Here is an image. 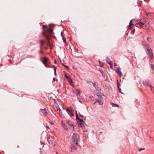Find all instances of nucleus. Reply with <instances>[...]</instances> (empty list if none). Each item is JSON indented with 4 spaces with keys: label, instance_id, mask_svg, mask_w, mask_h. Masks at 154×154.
<instances>
[{
    "label": "nucleus",
    "instance_id": "nucleus-1",
    "mask_svg": "<svg viewBox=\"0 0 154 154\" xmlns=\"http://www.w3.org/2000/svg\"><path fill=\"white\" fill-rule=\"evenodd\" d=\"M49 26V27L48 28L45 25H43L42 26L43 29L42 34L45 36L47 39H49V35L51 34L53 32L54 25L52 24H50Z\"/></svg>",
    "mask_w": 154,
    "mask_h": 154
},
{
    "label": "nucleus",
    "instance_id": "nucleus-2",
    "mask_svg": "<svg viewBox=\"0 0 154 154\" xmlns=\"http://www.w3.org/2000/svg\"><path fill=\"white\" fill-rule=\"evenodd\" d=\"M45 66L47 68H53L54 72V75H56V69L57 67L54 65H52L51 64V63L50 61H48L46 63L44 64Z\"/></svg>",
    "mask_w": 154,
    "mask_h": 154
},
{
    "label": "nucleus",
    "instance_id": "nucleus-3",
    "mask_svg": "<svg viewBox=\"0 0 154 154\" xmlns=\"http://www.w3.org/2000/svg\"><path fill=\"white\" fill-rule=\"evenodd\" d=\"M66 112L71 117L74 116V110L72 107H68L66 109Z\"/></svg>",
    "mask_w": 154,
    "mask_h": 154
},
{
    "label": "nucleus",
    "instance_id": "nucleus-4",
    "mask_svg": "<svg viewBox=\"0 0 154 154\" xmlns=\"http://www.w3.org/2000/svg\"><path fill=\"white\" fill-rule=\"evenodd\" d=\"M79 140V136L77 134L74 133L73 134L72 137V142L78 143V142Z\"/></svg>",
    "mask_w": 154,
    "mask_h": 154
},
{
    "label": "nucleus",
    "instance_id": "nucleus-5",
    "mask_svg": "<svg viewBox=\"0 0 154 154\" xmlns=\"http://www.w3.org/2000/svg\"><path fill=\"white\" fill-rule=\"evenodd\" d=\"M47 141L50 144H54V146L55 145V144L54 143L55 141V139L54 137L52 136H50L47 138Z\"/></svg>",
    "mask_w": 154,
    "mask_h": 154
},
{
    "label": "nucleus",
    "instance_id": "nucleus-6",
    "mask_svg": "<svg viewBox=\"0 0 154 154\" xmlns=\"http://www.w3.org/2000/svg\"><path fill=\"white\" fill-rule=\"evenodd\" d=\"M143 84L146 87H149L150 88L151 92H154V90L152 89V87L151 85H150L149 81H145L144 82H143Z\"/></svg>",
    "mask_w": 154,
    "mask_h": 154
},
{
    "label": "nucleus",
    "instance_id": "nucleus-7",
    "mask_svg": "<svg viewBox=\"0 0 154 154\" xmlns=\"http://www.w3.org/2000/svg\"><path fill=\"white\" fill-rule=\"evenodd\" d=\"M78 143L72 142L70 147L72 151H74L76 150V147L78 146Z\"/></svg>",
    "mask_w": 154,
    "mask_h": 154
},
{
    "label": "nucleus",
    "instance_id": "nucleus-8",
    "mask_svg": "<svg viewBox=\"0 0 154 154\" xmlns=\"http://www.w3.org/2000/svg\"><path fill=\"white\" fill-rule=\"evenodd\" d=\"M135 22V21L134 19H132L130 20L129 23V28L131 29L135 26L134 24Z\"/></svg>",
    "mask_w": 154,
    "mask_h": 154
},
{
    "label": "nucleus",
    "instance_id": "nucleus-9",
    "mask_svg": "<svg viewBox=\"0 0 154 154\" xmlns=\"http://www.w3.org/2000/svg\"><path fill=\"white\" fill-rule=\"evenodd\" d=\"M137 23L142 25H144L146 23L145 20L144 19H140L137 20Z\"/></svg>",
    "mask_w": 154,
    "mask_h": 154
},
{
    "label": "nucleus",
    "instance_id": "nucleus-10",
    "mask_svg": "<svg viewBox=\"0 0 154 154\" xmlns=\"http://www.w3.org/2000/svg\"><path fill=\"white\" fill-rule=\"evenodd\" d=\"M46 42V40H44L42 39H41L39 41L40 45V48L42 49V47L44 46Z\"/></svg>",
    "mask_w": 154,
    "mask_h": 154
},
{
    "label": "nucleus",
    "instance_id": "nucleus-11",
    "mask_svg": "<svg viewBox=\"0 0 154 154\" xmlns=\"http://www.w3.org/2000/svg\"><path fill=\"white\" fill-rule=\"evenodd\" d=\"M49 60L46 57H44L42 58L41 59V61L42 62V63L44 64H45V63H46L48 61H49Z\"/></svg>",
    "mask_w": 154,
    "mask_h": 154
},
{
    "label": "nucleus",
    "instance_id": "nucleus-12",
    "mask_svg": "<svg viewBox=\"0 0 154 154\" xmlns=\"http://www.w3.org/2000/svg\"><path fill=\"white\" fill-rule=\"evenodd\" d=\"M116 72H117L118 76L119 77H121L123 75L122 74V72L120 70V68H118L116 70Z\"/></svg>",
    "mask_w": 154,
    "mask_h": 154
},
{
    "label": "nucleus",
    "instance_id": "nucleus-13",
    "mask_svg": "<svg viewBox=\"0 0 154 154\" xmlns=\"http://www.w3.org/2000/svg\"><path fill=\"white\" fill-rule=\"evenodd\" d=\"M57 110L58 111H59V114L60 115L61 117L64 118V115L62 114L61 110L60 109L59 107L57 108Z\"/></svg>",
    "mask_w": 154,
    "mask_h": 154
},
{
    "label": "nucleus",
    "instance_id": "nucleus-14",
    "mask_svg": "<svg viewBox=\"0 0 154 154\" xmlns=\"http://www.w3.org/2000/svg\"><path fill=\"white\" fill-rule=\"evenodd\" d=\"M97 95L98 98L100 99H101L102 98V96H103V94L100 92H98L97 93Z\"/></svg>",
    "mask_w": 154,
    "mask_h": 154
},
{
    "label": "nucleus",
    "instance_id": "nucleus-15",
    "mask_svg": "<svg viewBox=\"0 0 154 154\" xmlns=\"http://www.w3.org/2000/svg\"><path fill=\"white\" fill-rule=\"evenodd\" d=\"M74 92L77 95H79L80 94V92L79 89H75L74 90Z\"/></svg>",
    "mask_w": 154,
    "mask_h": 154
},
{
    "label": "nucleus",
    "instance_id": "nucleus-16",
    "mask_svg": "<svg viewBox=\"0 0 154 154\" xmlns=\"http://www.w3.org/2000/svg\"><path fill=\"white\" fill-rule=\"evenodd\" d=\"M147 53L148 54L149 57L151 59H152L153 57V53L152 50H151V52H149Z\"/></svg>",
    "mask_w": 154,
    "mask_h": 154
},
{
    "label": "nucleus",
    "instance_id": "nucleus-17",
    "mask_svg": "<svg viewBox=\"0 0 154 154\" xmlns=\"http://www.w3.org/2000/svg\"><path fill=\"white\" fill-rule=\"evenodd\" d=\"M62 125L65 130H67L68 129L67 126L66 125L65 123H63V122H62Z\"/></svg>",
    "mask_w": 154,
    "mask_h": 154
},
{
    "label": "nucleus",
    "instance_id": "nucleus-18",
    "mask_svg": "<svg viewBox=\"0 0 154 154\" xmlns=\"http://www.w3.org/2000/svg\"><path fill=\"white\" fill-rule=\"evenodd\" d=\"M40 109L42 110V112L44 115H47V112L45 108L43 109Z\"/></svg>",
    "mask_w": 154,
    "mask_h": 154
},
{
    "label": "nucleus",
    "instance_id": "nucleus-19",
    "mask_svg": "<svg viewBox=\"0 0 154 154\" xmlns=\"http://www.w3.org/2000/svg\"><path fill=\"white\" fill-rule=\"evenodd\" d=\"M71 128H72L74 131H77L76 130L77 128V126L75 125H72V126H71Z\"/></svg>",
    "mask_w": 154,
    "mask_h": 154
},
{
    "label": "nucleus",
    "instance_id": "nucleus-20",
    "mask_svg": "<svg viewBox=\"0 0 154 154\" xmlns=\"http://www.w3.org/2000/svg\"><path fill=\"white\" fill-rule=\"evenodd\" d=\"M67 124L70 126V128L71 126H72V125H73V122L69 121L67 122Z\"/></svg>",
    "mask_w": 154,
    "mask_h": 154
},
{
    "label": "nucleus",
    "instance_id": "nucleus-21",
    "mask_svg": "<svg viewBox=\"0 0 154 154\" xmlns=\"http://www.w3.org/2000/svg\"><path fill=\"white\" fill-rule=\"evenodd\" d=\"M98 102L100 105H102L103 104V102L101 100H97L94 103V104H95L96 103Z\"/></svg>",
    "mask_w": 154,
    "mask_h": 154
},
{
    "label": "nucleus",
    "instance_id": "nucleus-22",
    "mask_svg": "<svg viewBox=\"0 0 154 154\" xmlns=\"http://www.w3.org/2000/svg\"><path fill=\"white\" fill-rule=\"evenodd\" d=\"M117 86H118V88L119 89V92L120 93H122V92H121V89L120 88H119V85H120L119 84V82H118V80H117Z\"/></svg>",
    "mask_w": 154,
    "mask_h": 154
},
{
    "label": "nucleus",
    "instance_id": "nucleus-23",
    "mask_svg": "<svg viewBox=\"0 0 154 154\" xmlns=\"http://www.w3.org/2000/svg\"><path fill=\"white\" fill-rule=\"evenodd\" d=\"M152 14H150V13H146V15L148 16V17H149L150 18H151L152 17H151V16H152L153 15Z\"/></svg>",
    "mask_w": 154,
    "mask_h": 154
},
{
    "label": "nucleus",
    "instance_id": "nucleus-24",
    "mask_svg": "<svg viewBox=\"0 0 154 154\" xmlns=\"http://www.w3.org/2000/svg\"><path fill=\"white\" fill-rule=\"evenodd\" d=\"M146 49L147 50L148 53L149 52H151L152 49H151V48L149 47H147Z\"/></svg>",
    "mask_w": 154,
    "mask_h": 154
},
{
    "label": "nucleus",
    "instance_id": "nucleus-25",
    "mask_svg": "<svg viewBox=\"0 0 154 154\" xmlns=\"http://www.w3.org/2000/svg\"><path fill=\"white\" fill-rule=\"evenodd\" d=\"M108 63L110 65V68L111 69H112V61H110L109 62H108Z\"/></svg>",
    "mask_w": 154,
    "mask_h": 154
},
{
    "label": "nucleus",
    "instance_id": "nucleus-26",
    "mask_svg": "<svg viewBox=\"0 0 154 154\" xmlns=\"http://www.w3.org/2000/svg\"><path fill=\"white\" fill-rule=\"evenodd\" d=\"M46 40V42H47V44H46L48 46H51V44L49 40Z\"/></svg>",
    "mask_w": 154,
    "mask_h": 154
},
{
    "label": "nucleus",
    "instance_id": "nucleus-27",
    "mask_svg": "<svg viewBox=\"0 0 154 154\" xmlns=\"http://www.w3.org/2000/svg\"><path fill=\"white\" fill-rule=\"evenodd\" d=\"M79 125V127L82 128H84V127L83 124L82 123H79L78 124Z\"/></svg>",
    "mask_w": 154,
    "mask_h": 154
},
{
    "label": "nucleus",
    "instance_id": "nucleus-28",
    "mask_svg": "<svg viewBox=\"0 0 154 154\" xmlns=\"http://www.w3.org/2000/svg\"><path fill=\"white\" fill-rule=\"evenodd\" d=\"M67 80L69 83H72V80L70 77H69V78H68Z\"/></svg>",
    "mask_w": 154,
    "mask_h": 154
},
{
    "label": "nucleus",
    "instance_id": "nucleus-29",
    "mask_svg": "<svg viewBox=\"0 0 154 154\" xmlns=\"http://www.w3.org/2000/svg\"><path fill=\"white\" fill-rule=\"evenodd\" d=\"M111 104L112 105V106L113 107H115V106H116L117 107H119V106L117 104H115L114 103H112Z\"/></svg>",
    "mask_w": 154,
    "mask_h": 154
},
{
    "label": "nucleus",
    "instance_id": "nucleus-30",
    "mask_svg": "<svg viewBox=\"0 0 154 154\" xmlns=\"http://www.w3.org/2000/svg\"><path fill=\"white\" fill-rule=\"evenodd\" d=\"M147 41L149 42V43H151V39L149 37H148L147 38Z\"/></svg>",
    "mask_w": 154,
    "mask_h": 154
},
{
    "label": "nucleus",
    "instance_id": "nucleus-31",
    "mask_svg": "<svg viewBox=\"0 0 154 154\" xmlns=\"http://www.w3.org/2000/svg\"><path fill=\"white\" fill-rule=\"evenodd\" d=\"M78 120L79 123H82L83 122V120L80 119V118H79Z\"/></svg>",
    "mask_w": 154,
    "mask_h": 154
},
{
    "label": "nucleus",
    "instance_id": "nucleus-32",
    "mask_svg": "<svg viewBox=\"0 0 154 154\" xmlns=\"http://www.w3.org/2000/svg\"><path fill=\"white\" fill-rule=\"evenodd\" d=\"M62 65L64 67H65L66 68V69H69V66H66V65L64 64L63 63H62Z\"/></svg>",
    "mask_w": 154,
    "mask_h": 154
},
{
    "label": "nucleus",
    "instance_id": "nucleus-33",
    "mask_svg": "<svg viewBox=\"0 0 154 154\" xmlns=\"http://www.w3.org/2000/svg\"><path fill=\"white\" fill-rule=\"evenodd\" d=\"M99 63L100 66H101V67H102L103 66V64L102 63H101L100 61H99Z\"/></svg>",
    "mask_w": 154,
    "mask_h": 154
},
{
    "label": "nucleus",
    "instance_id": "nucleus-34",
    "mask_svg": "<svg viewBox=\"0 0 154 154\" xmlns=\"http://www.w3.org/2000/svg\"><path fill=\"white\" fill-rule=\"evenodd\" d=\"M75 116H76V119H78L79 118V116H78V114H77V112H76V114H75Z\"/></svg>",
    "mask_w": 154,
    "mask_h": 154
},
{
    "label": "nucleus",
    "instance_id": "nucleus-35",
    "mask_svg": "<svg viewBox=\"0 0 154 154\" xmlns=\"http://www.w3.org/2000/svg\"><path fill=\"white\" fill-rule=\"evenodd\" d=\"M40 51H39V52H38V53H39V54H43V51H42V49H41L40 48Z\"/></svg>",
    "mask_w": 154,
    "mask_h": 154
},
{
    "label": "nucleus",
    "instance_id": "nucleus-36",
    "mask_svg": "<svg viewBox=\"0 0 154 154\" xmlns=\"http://www.w3.org/2000/svg\"><path fill=\"white\" fill-rule=\"evenodd\" d=\"M65 76L66 78L67 79H68V78H69L70 77L68 76L67 74H65Z\"/></svg>",
    "mask_w": 154,
    "mask_h": 154
},
{
    "label": "nucleus",
    "instance_id": "nucleus-37",
    "mask_svg": "<svg viewBox=\"0 0 154 154\" xmlns=\"http://www.w3.org/2000/svg\"><path fill=\"white\" fill-rule=\"evenodd\" d=\"M90 98H91V100L92 101H94V98L93 97H89Z\"/></svg>",
    "mask_w": 154,
    "mask_h": 154
},
{
    "label": "nucleus",
    "instance_id": "nucleus-38",
    "mask_svg": "<svg viewBox=\"0 0 154 154\" xmlns=\"http://www.w3.org/2000/svg\"><path fill=\"white\" fill-rule=\"evenodd\" d=\"M151 67L154 70V65H151Z\"/></svg>",
    "mask_w": 154,
    "mask_h": 154
},
{
    "label": "nucleus",
    "instance_id": "nucleus-39",
    "mask_svg": "<svg viewBox=\"0 0 154 154\" xmlns=\"http://www.w3.org/2000/svg\"><path fill=\"white\" fill-rule=\"evenodd\" d=\"M63 39L64 42H66V38H64V36L62 37Z\"/></svg>",
    "mask_w": 154,
    "mask_h": 154
},
{
    "label": "nucleus",
    "instance_id": "nucleus-40",
    "mask_svg": "<svg viewBox=\"0 0 154 154\" xmlns=\"http://www.w3.org/2000/svg\"><path fill=\"white\" fill-rule=\"evenodd\" d=\"M97 88V89L98 90H100V91L101 90V89L100 88L98 87L97 85L96 86V87H95V88Z\"/></svg>",
    "mask_w": 154,
    "mask_h": 154
},
{
    "label": "nucleus",
    "instance_id": "nucleus-41",
    "mask_svg": "<svg viewBox=\"0 0 154 154\" xmlns=\"http://www.w3.org/2000/svg\"><path fill=\"white\" fill-rule=\"evenodd\" d=\"M70 83V85L72 86L73 87H74V84H73L72 82V83Z\"/></svg>",
    "mask_w": 154,
    "mask_h": 154
},
{
    "label": "nucleus",
    "instance_id": "nucleus-42",
    "mask_svg": "<svg viewBox=\"0 0 154 154\" xmlns=\"http://www.w3.org/2000/svg\"><path fill=\"white\" fill-rule=\"evenodd\" d=\"M50 124H51V125H54V123L53 122H50Z\"/></svg>",
    "mask_w": 154,
    "mask_h": 154
},
{
    "label": "nucleus",
    "instance_id": "nucleus-43",
    "mask_svg": "<svg viewBox=\"0 0 154 154\" xmlns=\"http://www.w3.org/2000/svg\"><path fill=\"white\" fill-rule=\"evenodd\" d=\"M61 35L62 36V37H64V35L63 34V33L62 32H61Z\"/></svg>",
    "mask_w": 154,
    "mask_h": 154
},
{
    "label": "nucleus",
    "instance_id": "nucleus-44",
    "mask_svg": "<svg viewBox=\"0 0 154 154\" xmlns=\"http://www.w3.org/2000/svg\"><path fill=\"white\" fill-rule=\"evenodd\" d=\"M144 149H139V151H141V150H144Z\"/></svg>",
    "mask_w": 154,
    "mask_h": 154
},
{
    "label": "nucleus",
    "instance_id": "nucleus-45",
    "mask_svg": "<svg viewBox=\"0 0 154 154\" xmlns=\"http://www.w3.org/2000/svg\"><path fill=\"white\" fill-rule=\"evenodd\" d=\"M44 48L46 50H47L48 49V47H44Z\"/></svg>",
    "mask_w": 154,
    "mask_h": 154
},
{
    "label": "nucleus",
    "instance_id": "nucleus-46",
    "mask_svg": "<svg viewBox=\"0 0 154 154\" xmlns=\"http://www.w3.org/2000/svg\"><path fill=\"white\" fill-rule=\"evenodd\" d=\"M50 49L51 50L52 49V47L51 45V46H50Z\"/></svg>",
    "mask_w": 154,
    "mask_h": 154
},
{
    "label": "nucleus",
    "instance_id": "nucleus-47",
    "mask_svg": "<svg viewBox=\"0 0 154 154\" xmlns=\"http://www.w3.org/2000/svg\"><path fill=\"white\" fill-rule=\"evenodd\" d=\"M114 66H117V65H116V63H114Z\"/></svg>",
    "mask_w": 154,
    "mask_h": 154
},
{
    "label": "nucleus",
    "instance_id": "nucleus-48",
    "mask_svg": "<svg viewBox=\"0 0 154 154\" xmlns=\"http://www.w3.org/2000/svg\"><path fill=\"white\" fill-rule=\"evenodd\" d=\"M55 78H53V80L54 81H55Z\"/></svg>",
    "mask_w": 154,
    "mask_h": 154
},
{
    "label": "nucleus",
    "instance_id": "nucleus-49",
    "mask_svg": "<svg viewBox=\"0 0 154 154\" xmlns=\"http://www.w3.org/2000/svg\"><path fill=\"white\" fill-rule=\"evenodd\" d=\"M56 62V60H55L54 61V63H55Z\"/></svg>",
    "mask_w": 154,
    "mask_h": 154
},
{
    "label": "nucleus",
    "instance_id": "nucleus-50",
    "mask_svg": "<svg viewBox=\"0 0 154 154\" xmlns=\"http://www.w3.org/2000/svg\"><path fill=\"white\" fill-rule=\"evenodd\" d=\"M56 154H59L58 152H57Z\"/></svg>",
    "mask_w": 154,
    "mask_h": 154
},
{
    "label": "nucleus",
    "instance_id": "nucleus-51",
    "mask_svg": "<svg viewBox=\"0 0 154 154\" xmlns=\"http://www.w3.org/2000/svg\"><path fill=\"white\" fill-rule=\"evenodd\" d=\"M54 103H55V101H56L54 100Z\"/></svg>",
    "mask_w": 154,
    "mask_h": 154
},
{
    "label": "nucleus",
    "instance_id": "nucleus-52",
    "mask_svg": "<svg viewBox=\"0 0 154 154\" xmlns=\"http://www.w3.org/2000/svg\"><path fill=\"white\" fill-rule=\"evenodd\" d=\"M80 116L81 117H83V116H81V115H80Z\"/></svg>",
    "mask_w": 154,
    "mask_h": 154
},
{
    "label": "nucleus",
    "instance_id": "nucleus-53",
    "mask_svg": "<svg viewBox=\"0 0 154 154\" xmlns=\"http://www.w3.org/2000/svg\"><path fill=\"white\" fill-rule=\"evenodd\" d=\"M47 128H49V127L48 126L47 127Z\"/></svg>",
    "mask_w": 154,
    "mask_h": 154
},
{
    "label": "nucleus",
    "instance_id": "nucleus-54",
    "mask_svg": "<svg viewBox=\"0 0 154 154\" xmlns=\"http://www.w3.org/2000/svg\"><path fill=\"white\" fill-rule=\"evenodd\" d=\"M102 133V132H100V133Z\"/></svg>",
    "mask_w": 154,
    "mask_h": 154
}]
</instances>
